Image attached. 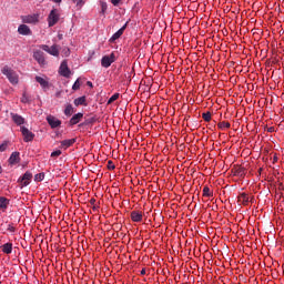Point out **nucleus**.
<instances>
[{"instance_id": "nucleus-1", "label": "nucleus", "mask_w": 284, "mask_h": 284, "mask_svg": "<svg viewBox=\"0 0 284 284\" xmlns=\"http://www.w3.org/2000/svg\"><path fill=\"white\" fill-rule=\"evenodd\" d=\"M1 72L4 74V77H7L12 85H17L19 83V75L17 72H14V70H12V68L6 65L2 68Z\"/></svg>"}, {"instance_id": "nucleus-2", "label": "nucleus", "mask_w": 284, "mask_h": 284, "mask_svg": "<svg viewBox=\"0 0 284 284\" xmlns=\"http://www.w3.org/2000/svg\"><path fill=\"white\" fill-rule=\"evenodd\" d=\"M59 19H61V13H59V9H52L48 16L49 28H52L59 23Z\"/></svg>"}, {"instance_id": "nucleus-3", "label": "nucleus", "mask_w": 284, "mask_h": 284, "mask_svg": "<svg viewBox=\"0 0 284 284\" xmlns=\"http://www.w3.org/2000/svg\"><path fill=\"white\" fill-rule=\"evenodd\" d=\"M116 61V54L112 52L110 55H104L101 59L102 68H110Z\"/></svg>"}, {"instance_id": "nucleus-4", "label": "nucleus", "mask_w": 284, "mask_h": 284, "mask_svg": "<svg viewBox=\"0 0 284 284\" xmlns=\"http://www.w3.org/2000/svg\"><path fill=\"white\" fill-rule=\"evenodd\" d=\"M59 73L61 77H64L65 79H70V74L72 72L70 71V68L68 67V60H63L59 68Z\"/></svg>"}, {"instance_id": "nucleus-5", "label": "nucleus", "mask_w": 284, "mask_h": 284, "mask_svg": "<svg viewBox=\"0 0 284 284\" xmlns=\"http://www.w3.org/2000/svg\"><path fill=\"white\" fill-rule=\"evenodd\" d=\"M21 134L23 136L24 143H30L31 141H34V133L29 131L26 126H20Z\"/></svg>"}, {"instance_id": "nucleus-6", "label": "nucleus", "mask_w": 284, "mask_h": 284, "mask_svg": "<svg viewBox=\"0 0 284 284\" xmlns=\"http://www.w3.org/2000/svg\"><path fill=\"white\" fill-rule=\"evenodd\" d=\"M21 20L22 23H30L32 26H36V23H39V13L22 16Z\"/></svg>"}, {"instance_id": "nucleus-7", "label": "nucleus", "mask_w": 284, "mask_h": 284, "mask_svg": "<svg viewBox=\"0 0 284 284\" xmlns=\"http://www.w3.org/2000/svg\"><path fill=\"white\" fill-rule=\"evenodd\" d=\"M30 181H32V173L30 171H27L19 180L22 187H28V185H30Z\"/></svg>"}, {"instance_id": "nucleus-8", "label": "nucleus", "mask_w": 284, "mask_h": 284, "mask_svg": "<svg viewBox=\"0 0 284 284\" xmlns=\"http://www.w3.org/2000/svg\"><path fill=\"white\" fill-rule=\"evenodd\" d=\"M41 49L44 50V52L51 54L52 57H59V47L57 45L49 47L47 44H43Z\"/></svg>"}, {"instance_id": "nucleus-9", "label": "nucleus", "mask_w": 284, "mask_h": 284, "mask_svg": "<svg viewBox=\"0 0 284 284\" xmlns=\"http://www.w3.org/2000/svg\"><path fill=\"white\" fill-rule=\"evenodd\" d=\"M47 123H49V125H50V128H52V130L61 126V120L54 118V115H48Z\"/></svg>"}, {"instance_id": "nucleus-10", "label": "nucleus", "mask_w": 284, "mask_h": 284, "mask_svg": "<svg viewBox=\"0 0 284 284\" xmlns=\"http://www.w3.org/2000/svg\"><path fill=\"white\" fill-rule=\"evenodd\" d=\"M166 43H170L171 45H173V48H179L181 43H185V38H182L181 41L178 37L166 38Z\"/></svg>"}, {"instance_id": "nucleus-11", "label": "nucleus", "mask_w": 284, "mask_h": 284, "mask_svg": "<svg viewBox=\"0 0 284 284\" xmlns=\"http://www.w3.org/2000/svg\"><path fill=\"white\" fill-rule=\"evenodd\" d=\"M33 59H36L39 65H45V55H43V51H34Z\"/></svg>"}, {"instance_id": "nucleus-12", "label": "nucleus", "mask_w": 284, "mask_h": 284, "mask_svg": "<svg viewBox=\"0 0 284 284\" xmlns=\"http://www.w3.org/2000/svg\"><path fill=\"white\" fill-rule=\"evenodd\" d=\"M131 220L133 221V223H141L143 221V212L132 211L131 212Z\"/></svg>"}, {"instance_id": "nucleus-13", "label": "nucleus", "mask_w": 284, "mask_h": 284, "mask_svg": "<svg viewBox=\"0 0 284 284\" xmlns=\"http://www.w3.org/2000/svg\"><path fill=\"white\" fill-rule=\"evenodd\" d=\"M75 143H77V138L63 140L60 142V148H62L63 150H68V148H72V145Z\"/></svg>"}, {"instance_id": "nucleus-14", "label": "nucleus", "mask_w": 284, "mask_h": 284, "mask_svg": "<svg viewBox=\"0 0 284 284\" xmlns=\"http://www.w3.org/2000/svg\"><path fill=\"white\" fill-rule=\"evenodd\" d=\"M36 81L41 85L42 90L50 89V82H48V80H45L44 78L37 75Z\"/></svg>"}, {"instance_id": "nucleus-15", "label": "nucleus", "mask_w": 284, "mask_h": 284, "mask_svg": "<svg viewBox=\"0 0 284 284\" xmlns=\"http://www.w3.org/2000/svg\"><path fill=\"white\" fill-rule=\"evenodd\" d=\"M18 32L19 34H22L24 37L32 34V31L30 30V27H28V24H20L18 28Z\"/></svg>"}, {"instance_id": "nucleus-16", "label": "nucleus", "mask_w": 284, "mask_h": 284, "mask_svg": "<svg viewBox=\"0 0 284 284\" xmlns=\"http://www.w3.org/2000/svg\"><path fill=\"white\" fill-rule=\"evenodd\" d=\"M21 161L20 153L19 152H13L11 153L9 158V164L10 165H17Z\"/></svg>"}, {"instance_id": "nucleus-17", "label": "nucleus", "mask_w": 284, "mask_h": 284, "mask_svg": "<svg viewBox=\"0 0 284 284\" xmlns=\"http://www.w3.org/2000/svg\"><path fill=\"white\" fill-rule=\"evenodd\" d=\"M11 119L16 125H23L26 123V119L17 113H11Z\"/></svg>"}, {"instance_id": "nucleus-18", "label": "nucleus", "mask_w": 284, "mask_h": 284, "mask_svg": "<svg viewBox=\"0 0 284 284\" xmlns=\"http://www.w3.org/2000/svg\"><path fill=\"white\" fill-rule=\"evenodd\" d=\"M81 119H83V113H77L70 119L69 123L70 125H77L81 122Z\"/></svg>"}, {"instance_id": "nucleus-19", "label": "nucleus", "mask_w": 284, "mask_h": 284, "mask_svg": "<svg viewBox=\"0 0 284 284\" xmlns=\"http://www.w3.org/2000/svg\"><path fill=\"white\" fill-rule=\"evenodd\" d=\"M239 203L240 205H247L250 203V196L246 193H241L239 195Z\"/></svg>"}, {"instance_id": "nucleus-20", "label": "nucleus", "mask_w": 284, "mask_h": 284, "mask_svg": "<svg viewBox=\"0 0 284 284\" xmlns=\"http://www.w3.org/2000/svg\"><path fill=\"white\" fill-rule=\"evenodd\" d=\"M75 108H79V105H88V100L85 95H82L73 101Z\"/></svg>"}, {"instance_id": "nucleus-21", "label": "nucleus", "mask_w": 284, "mask_h": 284, "mask_svg": "<svg viewBox=\"0 0 284 284\" xmlns=\"http://www.w3.org/2000/svg\"><path fill=\"white\" fill-rule=\"evenodd\" d=\"M245 174H247V171H245V168L236 166L234 169V176H245Z\"/></svg>"}, {"instance_id": "nucleus-22", "label": "nucleus", "mask_w": 284, "mask_h": 284, "mask_svg": "<svg viewBox=\"0 0 284 284\" xmlns=\"http://www.w3.org/2000/svg\"><path fill=\"white\" fill-rule=\"evenodd\" d=\"M8 205H10V200L4 196H0V210H8Z\"/></svg>"}, {"instance_id": "nucleus-23", "label": "nucleus", "mask_w": 284, "mask_h": 284, "mask_svg": "<svg viewBox=\"0 0 284 284\" xmlns=\"http://www.w3.org/2000/svg\"><path fill=\"white\" fill-rule=\"evenodd\" d=\"M3 254H12V243H6L2 245Z\"/></svg>"}, {"instance_id": "nucleus-24", "label": "nucleus", "mask_w": 284, "mask_h": 284, "mask_svg": "<svg viewBox=\"0 0 284 284\" xmlns=\"http://www.w3.org/2000/svg\"><path fill=\"white\" fill-rule=\"evenodd\" d=\"M21 103H32V99L26 91L22 93Z\"/></svg>"}, {"instance_id": "nucleus-25", "label": "nucleus", "mask_w": 284, "mask_h": 284, "mask_svg": "<svg viewBox=\"0 0 284 284\" xmlns=\"http://www.w3.org/2000/svg\"><path fill=\"white\" fill-rule=\"evenodd\" d=\"M74 108L72 106V104H68L64 109L65 116H72Z\"/></svg>"}, {"instance_id": "nucleus-26", "label": "nucleus", "mask_w": 284, "mask_h": 284, "mask_svg": "<svg viewBox=\"0 0 284 284\" xmlns=\"http://www.w3.org/2000/svg\"><path fill=\"white\" fill-rule=\"evenodd\" d=\"M217 126L220 128V130H225V128H226V129H230V128H231V124H230V122L223 121V122H220V123L217 124Z\"/></svg>"}, {"instance_id": "nucleus-27", "label": "nucleus", "mask_w": 284, "mask_h": 284, "mask_svg": "<svg viewBox=\"0 0 284 284\" xmlns=\"http://www.w3.org/2000/svg\"><path fill=\"white\" fill-rule=\"evenodd\" d=\"M202 119H203L204 121H206V122L212 121V113H210V112L203 113V114H202Z\"/></svg>"}, {"instance_id": "nucleus-28", "label": "nucleus", "mask_w": 284, "mask_h": 284, "mask_svg": "<svg viewBox=\"0 0 284 284\" xmlns=\"http://www.w3.org/2000/svg\"><path fill=\"white\" fill-rule=\"evenodd\" d=\"M203 196H212V191H210V186H204L203 187Z\"/></svg>"}, {"instance_id": "nucleus-29", "label": "nucleus", "mask_w": 284, "mask_h": 284, "mask_svg": "<svg viewBox=\"0 0 284 284\" xmlns=\"http://www.w3.org/2000/svg\"><path fill=\"white\" fill-rule=\"evenodd\" d=\"M119 99V93H114L109 100H108V105L114 103Z\"/></svg>"}, {"instance_id": "nucleus-30", "label": "nucleus", "mask_w": 284, "mask_h": 284, "mask_svg": "<svg viewBox=\"0 0 284 284\" xmlns=\"http://www.w3.org/2000/svg\"><path fill=\"white\" fill-rule=\"evenodd\" d=\"M45 179V173H38L34 175V181H43Z\"/></svg>"}, {"instance_id": "nucleus-31", "label": "nucleus", "mask_w": 284, "mask_h": 284, "mask_svg": "<svg viewBox=\"0 0 284 284\" xmlns=\"http://www.w3.org/2000/svg\"><path fill=\"white\" fill-rule=\"evenodd\" d=\"M123 32H125V26H123L121 29H119L113 37H122Z\"/></svg>"}, {"instance_id": "nucleus-32", "label": "nucleus", "mask_w": 284, "mask_h": 284, "mask_svg": "<svg viewBox=\"0 0 284 284\" xmlns=\"http://www.w3.org/2000/svg\"><path fill=\"white\" fill-rule=\"evenodd\" d=\"M97 121L95 118H90L88 120L84 121V123L80 124V125H90L92 123H94Z\"/></svg>"}, {"instance_id": "nucleus-33", "label": "nucleus", "mask_w": 284, "mask_h": 284, "mask_svg": "<svg viewBox=\"0 0 284 284\" xmlns=\"http://www.w3.org/2000/svg\"><path fill=\"white\" fill-rule=\"evenodd\" d=\"M81 88V82H79V79L73 83L72 90L77 91L80 90Z\"/></svg>"}, {"instance_id": "nucleus-34", "label": "nucleus", "mask_w": 284, "mask_h": 284, "mask_svg": "<svg viewBox=\"0 0 284 284\" xmlns=\"http://www.w3.org/2000/svg\"><path fill=\"white\" fill-rule=\"evenodd\" d=\"M61 154H62L61 150H57V151H53V152L51 153V156L54 159V158H57V156H61Z\"/></svg>"}, {"instance_id": "nucleus-35", "label": "nucleus", "mask_w": 284, "mask_h": 284, "mask_svg": "<svg viewBox=\"0 0 284 284\" xmlns=\"http://www.w3.org/2000/svg\"><path fill=\"white\" fill-rule=\"evenodd\" d=\"M6 150H8V143H2L0 145V152H6Z\"/></svg>"}, {"instance_id": "nucleus-36", "label": "nucleus", "mask_w": 284, "mask_h": 284, "mask_svg": "<svg viewBox=\"0 0 284 284\" xmlns=\"http://www.w3.org/2000/svg\"><path fill=\"white\" fill-rule=\"evenodd\" d=\"M7 230L8 232H17V227L13 224H9Z\"/></svg>"}, {"instance_id": "nucleus-37", "label": "nucleus", "mask_w": 284, "mask_h": 284, "mask_svg": "<svg viewBox=\"0 0 284 284\" xmlns=\"http://www.w3.org/2000/svg\"><path fill=\"white\" fill-rule=\"evenodd\" d=\"M108 168H109V170H115V165H114V162H112V161H109L108 162Z\"/></svg>"}, {"instance_id": "nucleus-38", "label": "nucleus", "mask_w": 284, "mask_h": 284, "mask_svg": "<svg viewBox=\"0 0 284 284\" xmlns=\"http://www.w3.org/2000/svg\"><path fill=\"white\" fill-rule=\"evenodd\" d=\"M112 6H119L121 3V0H111Z\"/></svg>"}, {"instance_id": "nucleus-39", "label": "nucleus", "mask_w": 284, "mask_h": 284, "mask_svg": "<svg viewBox=\"0 0 284 284\" xmlns=\"http://www.w3.org/2000/svg\"><path fill=\"white\" fill-rule=\"evenodd\" d=\"M116 39H119V37H111L110 40H109V42H110V43H114V41H116Z\"/></svg>"}, {"instance_id": "nucleus-40", "label": "nucleus", "mask_w": 284, "mask_h": 284, "mask_svg": "<svg viewBox=\"0 0 284 284\" xmlns=\"http://www.w3.org/2000/svg\"><path fill=\"white\" fill-rule=\"evenodd\" d=\"M105 10H108V4H102V12H105Z\"/></svg>"}, {"instance_id": "nucleus-41", "label": "nucleus", "mask_w": 284, "mask_h": 284, "mask_svg": "<svg viewBox=\"0 0 284 284\" xmlns=\"http://www.w3.org/2000/svg\"><path fill=\"white\" fill-rule=\"evenodd\" d=\"M145 273H146L145 268H142L140 272L141 276H145Z\"/></svg>"}, {"instance_id": "nucleus-42", "label": "nucleus", "mask_w": 284, "mask_h": 284, "mask_svg": "<svg viewBox=\"0 0 284 284\" xmlns=\"http://www.w3.org/2000/svg\"><path fill=\"white\" fill-rule=\"evenodd\" d=\"M87 85H89V88H93V84H92L91 81H88V82H87Z\"/></svg>"}, {"instance_id": "nucleus-43", "label": "nucleus", "mask_w": 284, "mask_h": 284, "mask_svg": "<svg viewBox=\"0 0 284 284\" xmlns=\"http://www.w3.org/2000/svg\"><path fill=\"white\" fill-rule=\"evenodd\" d=\"M90 203H91V205H94V203H97V200L91 199V200H90Z\"/></svg>"}, {"instance_id": "nucleus-44", "label": "nucleus", "mask_w": 284, "mask_h": 284, "mask_svg": "<svg viewBox=\"0 0 284 284\" xmlns=\"http://www.w3.org/2000/svg\"><path fill=\"white\" fill-rule=\"evenodd\" d=\"M192 41L199 43V38H192Z\"/></svg>"}, {"instance_id": "nucleus-45", "label": "nucleus", "mask_w": 284, "mask_h": 284, "mask_svg": "<svg viewBox=\"0 0 284 284\" xmlns=\"http://www.w3.org/2000/svg\"><path fill=\"white\" fill-rule=\"evenodd\" d=\"M54 3H61V0H52Z\"/></svg>"}, {"instance_id": "nucleus-46", "label": "nucleus", "mask_w": 284, "mask_h": 284, "mask_svg": "<svg viewBox=\"0 0 284 284\" xmlns=\"http://www.w3.org/2000/svg\"><path fill=\"white\" fill-rule=\"evenodd\" d=\"M273 130H272V128H268V132H272Z\"/></svg>"}, {"instance_id": "nucleus-47", "label": "nucleus", "mask_w": 284, "mask_h": 284, "mask_svg": "<svg viewBox=\"0 0 284 284\" xmlns=\"http://www.w3.org/2000/svg\"><path fill=\"white\" fill-rule=\"evenodd\" d=\"M93 210H97V206H93Z\"/></svg>"}, {"instance_id": "nucleus-48", "label": "nucleus", "mask_w": 284, "mask_h": 284, "mask_svg": "<svg viewBox=\"0 0 284 284\" xmlns=\"http://www.w3.org/2000/svg\"><path fill=\"white\" fill-rule=\"evenodd\" d=\"M81 3V1L78 2V6Z\"/></svg>"}]
</instances>
